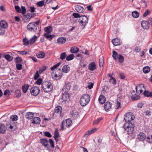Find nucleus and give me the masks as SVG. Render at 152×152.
I'll list each match as a JSON object with an SVG mask.
<instances>
[{
	"mask_svg": "<svg viewBox=\"0 0 152 152\" xmlns=\"http://www.w3.org/2000/svg\"><path fill=\"white\" fill-rule=\"evenodd\" d=\"M79 51V49L76 46H74L71 48L70 51L72 53H76Z\"/></svg>",
	"mask_w": 152,
	"mask_h": 152,
	"instance_id": "obj_26",
	"label": "nucleus"
},
{
	"mask_svg": "<svg viewBox=\"0 0 152 152\" xmlns=\"http://www.w3.org/2000/svg\"><path fill=\"white\" fill-rule=\"evenodd\" d=\"M8 26V23L5 21L2 20L0 21V27L1 28H6Z\"/></svg>",
	"mask_w": 152,
	"mask_h": 152,
	"instance_id": "obj_17",
	"label": "nucleus"
},
{
	"mask_svg": "<svg viewBox=\"0 0 152 152\" xmlns=\"http://www.w3.org/2000/svg\"><path fill=\"white\" fill-rule=\"evenodd\" d=\"M135 116L132 113H127L124 116V119L126 123H131L130 122L134 119Z\"/></svg>",
	"mask_w": 152,
	"mask_h": 152,
	"instance_id": "obj_5",
	"label": "nucleus"
},
{
	"mask_svg": "<svg viewBox=\"0 0 152 152\" xmlns=\"http://www.w3.org/2000/svg\"><path fill=\"white\" fill-rule=\"evenodd\" d=\"M39 72L38 71H37L35 73L34 75V80H37L38 78L39 77Z\"/></svg>",
	"mask_w": 152,
	"mask_h": 152,
	"instance_id": "obj_59",
	"label": "nucleus"
},
{
	"mask_svg": "<svg viewBox=\"0 0 152 152\" xmlns=\"http://www.w3.org/2000/svg\"><path fill=\"white\" fill-rule=\"evenodd\" d=\"M7 129L11 131L14 130L16 128V126L14 124H11V123L7 125L6 126Z\"/></svg>",
	"mask_w": 152,
	"mask_h": 152,
	"instance_id": "obj_13",
	"label": "nucleus"
},
{
	"mask_svg": "<svg viewBox=\"0 0 152 152\" xmlns=\"http://www.w3.org/2000/svg\"><path fill=\"white\" fill-rule=\"evenodd\" d=\"M30 91L32 95L36 96L39 93V88L38 87L34 86L31 88Z\"/></svg>",
	"mask_w": 152,
	"mask_h": 152,
	"instance_id": "obj_9",
	"label": "nucleus"
},
{
	"mask_svg": "<svg viewBox=\"0 0 152 152\" xmlns=\"http://www.w3.org/2000/svg\"><path fill=\"white\" fill-rule=\"evenodd\" d=\"M79 23L84 28L88 23V18L84 15L80 16L79 19Z\"/></svg>",
	"mask_w": 152,
	"mask_h": 152,
	"instance_id": "obj_4",
	"label": "nucleus"
},
{
	"mask_svg": "<svg viewBox=\"0 0 152 152\" xmlns=\"http://www.w3.org/2000/svg\"><path fill=\"white\" fill-rule=\"evenodd\" d=\"M136 88L137 93L139 94L142 93L143 91L144 92L145 90L144 86L142 84L137 86Z\"/></svg>",
	"mask_w": 152,
	"mask_h": 152,
	"instance_id": "obj_10",
	"label": "nucleus"
},
{
	"mask_svg": "<svg viewBox=\"0 0 152 152\" xmlns=\"http://www.w3.org/2000/svg\"><path fill=\"white\" fill-rule=\"evenodd\" d=\"M109 82L114 85H115L116 84V80L113 77H111L109 80Z\"/></svg>",
	"mask_w": 152,
	"mask_h": 152,
	"instance_id": "obj_47",
	"label": "nucleus"
},
{
	"mask_svg": "<svg viewBox=\"0 0 152 152\" xmlns=\"http://www.w3.org/2000/svg\"><path fill=\"white\" fill-rule=\"evenodd\" d=\"M119 62L121 63H122L124 60V57L121 55H119L118 58Z\"/></svg>",
	"mask_w": 152,
	"mask_h": 152,
	"instance_id": "obj_55",
	"label": "nucleus"
},
{
	"mask_svg": "<svg viewBox=\"0 0 152 152\" xmlns=\"http://www.w3.org/2000/svg\"><path fill=\"white\" fill-rule=\"evenodd\" d=\"M62 107L60 106H57L55 108V112L56 113L60 115L62 112Z\"/></svg>",
	"mask_w": 152,
	"mask_h": 152,
	"instance_id": "obj_28",
	"label": "nucleus"
},
{
	"mask_svg": "<svg viewBox=\"0 0 152 152\" xmlns=\"http://www.w3.org/2000/svg\"><path fill=\"white\" fill-rule=\"evenodd\" d=\"M29 85L28 84H25L23 85L22 87V91L23 93H26L29 87Z\"/></svg>",
	"mask_w": 152,
	"mask_h": 152,
	"instance_id": "obj_30",
	"label": "nucleus"
},
{
	"mask_svg": "<svg viewBox=\"0 0 152 152\" xmlns=\"http://www.w3.org/2000/svg\"><path fill=\"white\" fill-rule=\"evenodd\" d=\"M62 70L63 72L67 73L70 70V67L68 65H64L63 66Z\"/></svg>",
	"mask_w": 152,
	"mask_h": 152,
	"instance_id": "obj_20",
	"label": "nucleus"
},
{
	"mask_svg": "<svg viewBox=\"0 0 152 152\" xmlns=\"http://www.w3.org/2000/svg\"><path fill=\"white\" fill-rule=\"evenodd\" d=\"M23 42L24 45H27L29 43V40L26 38H24L23 39Z\"/></svg>",
	"mask_w": 152,
	"mask_h": 152,
	"instance_id": "obj_53",
	"label": "nucleus"
},
{
	"mask_svg": "<svg viewBox=\"0 0 152 152\" xmlns=\"http://www.w3.org/2000/svg\"><path fill=\"white\" fill-rule=\"evenodd\" d=\"M11 94L10 91L8 89H7L4 92V95L6 96H9Z\"/></svg>",
	"mask_w": 152,
	"mask_h": 152,
	"instance_id": "obj_58",
	"label": "nucleus"
},
{
	"mask_svg": "<svg viewBox=\"0 0 152 152\" xmlns=\"http://www.w3.org/2000/svg\"><path fill=\"white\" fill-rule=\"evenodd\" d=\"M14 61L16 64H21L22 61V58L19 56L15 58Z\"/></svg>",
	"mask_w": 152,
	"mask_h": 152,
	"instance_id": "obj_37",
	"label": "nucleus"
},
{
	"mask_svg": "<svg viewBox=\"0 0 152 152\" xmlns=\"http://www.w3.org/2000/svg\"><path fill=\"white\" fill-rule=\"evenodd\" d=\"M75 58V56L74 54H71L68 56L66 58V60L69 61L72 60Z\"/></svg>",
	"mask_w": 152,
	"mask_h": 152,
	"instance_id": "obj_43",
	"label": "nucleus"
},
{
	"mask_svg": "<svg viewBox=\"0 0 152 152\" xmlns=\"http://www.w3.org/2000/svg\"><path fill=\"white\" fill-rule=\"evenodd\" d=\"M62 92V94H63V96H62V99L64 101H67L69 99V94L68 92Z\"/></svg>",
	"mask_w": 152,
	"mask_h": 152,
	"instance_id": "obj_19",
	"label": "nucleus"
},
{
	"mask_svg": "<svg viewBox=\"0 0 152 152\" xmlns=\"http://www.w3.org/2000/svg\"><path fill=\"white\" fill-rule=\"evenodd\" d=\"M59 137V134L57 129L54 132V137Z\"/></svg>",
	"mask_w": 152,
	"mask_h": 152,
	"instance_id": "obj_60",
	"label": "nucleus"
},
{
	"mask_svg": "<svg viewBox=\"0 0 152 152\" xmlns=\"http://www.w3.org/2000/svg\"><path fill=\"white\" fill-rule=\"evenodd\" d=\"M46 68V67L45 66H43L41 68H40L39 69V73H41L42 72L45 71Z\"/></svg>",
	"mask_w": 152,
	"mask_h": 152,
	"instance_id": "obj_57",
	"label": "nucleus"
},
{
	"mask_svg": "<svg viewBox=\"0 0 152 152\" xmlns=\"http://www.w3.org/2000/svg\"><path fill=\"white\" fill-rule=\"evenodd\" d=\"M141 51L140 48L138 47H137L135 48L134 50V52L136 53H139Z\"/></svg>",
	"mask_w": 152,
	"mask_h": 152,
	"instance_id": "obj_64",
	"label": "nucleus"
},
{
	"mask_svg": "<svg viewBox=\"0 0 152 152\" xmlns=\"http://www.w3.org/2000/svg\"><path fill=\"white\" fill-rule=\"evenodd\" d=\"M70 88V85L69 82H66L65 83V85L62 90V92H68Z\"/></svg>",
	"mask_w": 152,
	"mask_h": 152,
	"instance_id": "obj_11",
	"label": "nucleus"
},
{
	"mask_svg": "<svg viewBox=\"0 0 152 152\" xmlns=\"http://www.w3.org/2000/svg\"><path fill=\"white\" fill-rule=\"evenodd\" d=\"M27 27L28 31L34 32L36 31L37 26L35 25V23H30L27 25Z\"/></svg>",
	"mask_w": 152,
	"mask_h": 152,
	"instance_id": "obj_7",
	"label": "nucleus"
},
{
	"mask_svg": "<svg viewBox=\"0 0 152 152\" xmlns=\"http://www.w3.org/2000/svg\"><path fill=\"white\" fill-rule=\"evenodd\" d=\"M66 41L65 37H61L58 39H57V43L59 44H63Z\"/></svg>",
	"mask_w": 152,
	"mask_h": 152,
	"instance_id": "obj_25",
	"label": "nucleus"
},
{
	"mask_svg": "<svg viewBox=\"0 0 152 152\" xmlns=\"http://www.w3.org/2000/svg\"><path fill=\"white\" fill-rule=\"evenodd\" d=\"M90 99V96L88 94H85L80 98V103L82 106L87 105L89 102Z\"/></svg>",
	"mask_w": 152,
	"mask_h": 152,
	"instance_id": "obj_2",
	"label": "nucleus"
},
{
	"mask_svg": "<svg viewBox=\"0 0 152 152\" xmlns=\"http://www.w3.org/2000/svg\"><path fill=\"white\" fill-rule=\"evenodd\" d=\"M56 74L54 75V77L56 78H58L57 80L60 79L62 76V72H58L57 71L56 72Z\"/></svg>",
	"mask_w": 152,
	"mask_h": 152,
	"instance_id": "obj_32",
	"label": "nucleus"
},
{
	"mask_svg": "<svg viewBox=\"0 0 152 152\" xmlns=\"http://www.w3.org/2000/svg\"><path fill=\"white\" fill-rule=\"evenodd\" d=\"M34 116V113L32 112H28L25 115V118L28 119H31Z\"/></svg>",
	"mask_w": 152,
	"mask_h": 152,
	"instance_id": "obj_27",
	"label": "nucleus"
},
{
	"mask_svg": "<svg viewBox=\"0 0 152 152\" xmlns=\"http://www.w3.org/2000/svg\"><path fill=\"white\" fill-rule=\"evenodd\" d=\"M104 58L102 56H100L99 61V66L100 67H102L103 65Z\"/></svg>",
	"mask_w": 152,
	"mask_h": 152,
	"instance_id": "obj_39",
	"label": "nucleus"
},
{
	"mask_svg": "<svg viewBox=\"0 0 152 152\" xmlns=\"http://www.w3.org/2000/svg\"><path fill=\"white\" fill-rule=\"evenodd\" d=\"M61 64L60 62H58L57 64H55L53 66L50 68V69L52 71H54L55 69H56L58 66Z\"/></svg>",
	"mask_w": 152,
	"mask_h": 152,
	"instance_id": "obj_50",
	"label": "nucleus"
},
{
	"mask_svg": "<svg viewBox=\"0 0 152 152\" xmlns=\"http://www.w3.org/2000/svg\"><path fill=\"white\" fill-rule=\"evenodd\" d=\"M143 115H145L147 116H149L151 115V112L149 110H147L145 112H144L143 113Z\"/></svg>",
	"mask_w": 152,
	"mask_h": 152,
	"instance_id": "obj_54",
	"label": "nucleus"
},
{
	"mask_svg": "<svg viewBox=\"0 0 152 152\" xmlns=\"http://www.w3.org/2000/svg\"><path fill=\"white\" fill-rule=\"evenodd\" d=\"M40 142L42 144L45 146V147H46L48 144V141L46 139H42L40 140Z\"/></svg>",
	"mask_w": 152,
	"mask_h": 152,
	"instance_id": "obj_31",
	"label": "nucleus"
},
{
	"mask_svg": "<svg viewBox=\"0 0 152 152\" xmlns=\"http://www.w3.org/2000/svg\"><path fill=\"white\" fill-rule=\"evenodd\" d=\"M137 136V138L141 141L144 140H145V134L142 132L140 133Z\"/></svg>",
	"mask_w": 152,
	"mask_h": 152,
	"instance_id": "obj_21",
	"label": "nucleus"
},
{
	"mask_svg": "<svg viewBox=\"0 0 152 152\" xmlns=\"http://www.w3.org/2000/svg\"><path fill=\"white\" fill-rule=\"evenodd\" d=\"M132 15L134 18H137L139 16V14L137 11H135L132 12Z\"/></svg>",
	"mask_w": 152,
	"mask_h": 152,
	"instance_id": "obj_42",
	"label": "nucleus"
},
{
	"mask_svg": "<svg viewBox=\"0 0 152 152\" xmlns=\"http://www.w3.org/2000/svg\"><path fill=\"white\" fill-rule=\"evenodd\" d=\"M42 87L45 92H48L51 91L53 88V86L50 81H46L42 83Z\"/></svg>",
	"mask_w": 152,
	"mask_h": 152,
	"instance_id": "obj_1",
	"label": "nucleus"
},
{
	"mask_svg": "<svg viewBox=\"0 0 152 152\" xmlns=\"http://www.w3.org/2000/svg\"><path fill=\"white\" fill-rule=\"evenodd\" d=\"M49 142L51 147L54 148V141L53 140L50 139H49Z\"/></svg>",
	"mask_w": 152,
	"mask_h": 152,
	"instance_id": "obj_61",
	"label": "nucleus"
},
{
	"mask_svg": "<svg viewBox=\"0 0 152 152\" xmlns=\"http://www.w3.org/2000/svg\"><path fill=\"white\" fill-rule=\"evenodd\" d=\"M32 15L30 13H27L24 16V18L26 20L30 19L31 18L33 17Z\"/></svg>",
	"mask_w": 152,
	"mask_h": 152,
	"instance_id": "obj_48",
	"label": "nucleus"
},
{
	"mask_svg": "<svg viewBox=\"0 0 152 152\" xmlns=\"http://www.w3.org/2000/svg\"><path fill=\"white\" fill-rule=\"evenodd\" d=\"M32 123L34 124H39L41 122L40 118L39 117H35L32 120Z\"/></svg>",
	"mask_w": 152,
	"mask_h": 152,
	"instance_id": "obj_18",
	"label": "nucleus"
},
{
	"mask_svg": "<svg viewBox=\"0 0 152 152\" xmlns=\"http://www.w3.org/2000/svg\"><path fill=\"white\" fill-rule=\"evenodd\" d=\"M140 96L138 95H136V94L132 93V98L133 100H137L140 99Z\"/></svg>",
	"mask_w": 152,
	"mask_h": 152,
	"instance_id": "obj_44",
	"label": "nucleus"
},
{
	"mask_svg": "<svg viewBox=\"0 0 152 152\" xmlns=\"http://www.w3.org/2000/svg\"><path fill=\"white\" fill-rule=\"evenodd\" d=\"M94 84L90 82L88 83L87 87L89 89H91L93 87Z\"/></svg>",
	"mask_w": 152,
	"mask_h": 152,
	"instance_id": "obj_62",
	"label": "nucleus"
},
{
	"mask_svg": "<svg viewBox=\"0 0 152 152\" xmlns=\"http://www.w3.org/2000/svg\"><path fill=\"white\" fill-rule=\"evenodd\" d=\"M6 130L4 125L1 124L0 125V133L4 134Z\"/></svg>",
	"mask_w": 152,
	"mask_h": 152,
	"instance_id": "obj_36",
	"label": "nucleus"
},
{
	"mask_svg": "<svg viewBox=\"0 0 152 152\" xmlns=\"http://www.w3.org/2000/svg\"><path fill=\"white\" fill-rule=\"evenodd\" d=\"M52 27L50 26L44 28V30L46 32L45 33L50 34L52 31Z\"/></svg>",
	"mask_w": 152,
	"mask_h": 152,
	"instance_id": "obj_29",
	"label": "nucleus"
},
{
	"mask_svg": "<svg viewBox=\"0 0 152 152\" xmlns=\"http://www.w3.org/2000/svg\"><path fill=\"white\" fill-rule=\"evenodd\" d=\"M119 55L118 54L117 52L115 51L113 52V57L115 60H116L118 59Z\"/></svg>",
	"mask_w": 152,
	"mask_h": 152,
	"instance_id": "obj_45",
	"label": "nucleus"
},
{
	"mask_svg": "<svg viewBox=\"0 0 152 152\" xmlns=\"http://www.w3.org/2000/svg\"><path fill=\"white\" fill-rule=\"evenodd\" d=\"M112 42L113 45L115 46L119 45L122 43L120 40L118 38L113 39Z\"/></svg>",
	"mask_w": 152,
	"mask_h": 152,
	"instance_id": "obj_14",
	"label": "nucleus"
},
{
	"mask_svg": "<svg viewBox=\"0 0 152 152\" xmlns=\"http://www.w3.org/2000/svg\"><path fill=\"white\" fill-rule=\"evenodd\" d=\"M10 118L12 121H16L18 120V117L16 115H13L11 116Z\"/></svg>",
	"mask_w": 152,
	"mask_h": 152,
	"instance_id": "obj_56",
	"label": "nucleus"
},
{
	"mask_svg": "<svg viewBox=\"0 0 152 152\" xmlns=\"http://www.w3.org/2000/svg\"><path fill=\"white\" fill-rule=\"evenodd\" d=\"M143 71L144 73H147L150 71V67L148 66L144 67L143 69Z\"/></svg>",
	"mask_w": 152,
	"mask_h": 152,
	"instance_id": "obj_41",
	"label": "nucleus"
},
{
	"mask_svg": "<svg viewBox=\"0 0 152 152\" xmlns=\"http://www.w3.org/2000/svg\"><path fill=\"white\" fill-rule=\"evenodd\" d=\"M112 104L110 102L107 101L105 103L104 105V107L106 111H110L111 109Z\"/></svg>",
	"mask_w": 152,
	"mask_h": 152,
	"instance_id": "obj_12",
	"label": "nucleus"
},
{
	"mask_svg": "<svg viewBox=\"0 0 152 152\" xmlns=\"http://www.w3.org/2000/svg\"><path fill=\"white\" fill-rule=\"evenodd\" d=\"M15 8L17 12L21 13L23 15H24L26 13V9L24 6H22L20 9L18 6L16 5L15 6Z\"/></svg>",
	"mask_w": 152,
	"mask_h": 152,
	"instance_id": "obj_8",
	"label": "nucleus"
},
{
	"mask_svg": "<svg viewBox=\"0 0 152 152\" xmlns=\"http://www.w3.org/2000/svg\"><path fill=\"white\" fill-rule=\"evenodd\" d=\"M16 68L18 70H20L22 69V65L21 64H16Z\"/></svg>",
	"mask_w": 152,
	"mask_h": 152,
	"instance_id": "obj_63",
	"label": "nucleus"
},
{
	"mask_svg": "<svg viewBox=\"0 0 152 152\" xmlns=\"http://www.w3.org/2000/svg\"><path fill=\"white\" fill-rule=\"evenodd\" d=\"M71 117H72L74 119H76L78 116V113L75 110H73L72 112H70Z\"/></svg>",
	"mask_w": 152,
	"mask_h": 152,
	"instance_id": "obj_22",
	"label": "nucleus"
},
{
	"mask_svg": "<svg viewBox=\"0 0 152 152\" xmlns=\"http://www.w3.org/2000/svg\"><path fill=\"white\" fill-rule=\"evenodd\" d=\"M88 69L91 71H93L95 69V63L92 62L88 66Z\"/></svg>",
	"mask_w": 152,
	"mask_h": 152,
	"instance_id": "obj_33",
	"label": "nucleus"
},
{
	"mask_svg": "<svg viewBox=\"0 0 152 152\" xmlns=\"http://www.w3.org/2000/svg\"><path fill=\"white\" fill-rule=\"evenodd\" d=\"M75 10L79 13H83L84 11V9L81 6L77 5L75 6Z\"/></svg>",
	"mask_w": 152,
	"mask_h": 152,
	"instance_id": "obj_16",
	"label": "nucleus"
},
{
	"mask_svg": "<svg viewBox=\"0 0 152 152\" xmlns=\"http://www.w3.org/2000/svg\"><path fill=\"white\" fill-rule=\"evenodd\" d=\"M61 64L60 62H58L57 64H55L53 66L50 68V69L52 71H54L55 69H56L58 66Z\"/></svg>",
	"mask_w": 152,
	"mask_h": 152,
	"instance_id": "obj_49",
	"label": "nucleus"
},
{
	"mask_svg": "<svg viewBox=\"0 0 152 152\" xmlns=\"http://www.w3.org/2000/svg\"><path fill=\"white\" fill-rule=\"evenodd\" d=\"M123 127L129 134H132L134 130V125L131 123H125Z\"/></svg>",
	"mask_w": 152,
	"mask_h": 152,
	"instance_id": "obj_3",
	"label": "nucleus"
},
{
	"mask_svg": "<svg viewBox=\"0 0 152 152\" xmlns=\"http://www.w3.org/2000/svg\"><path fill=\"white\" fill-rule=\"evenodd\" d=\"M72 121L70 119H67L63 121L61 125V129H64L66 127H69L72 125Z\"/></svg>",
	"mask_w": 152,
	"mask_h": 152,
	"instance_id": "obj_6",
	"label": "nucleus"
},
{
	"mask_svg": "<svg viewBox=\"0 0 152 152\" xmlns=\"http://www.w3.org/2000/svg\"><path fill=\"white\" fill-rule=\"evenodd\" d=\"M106 99L104 96L103 95H101L99 97V101L101 104H103L105 101Z\"/></svg>",
	"mask_w": 152,
	"mask_h": 152,
	"instance_id": "obj_34",
	"label": "nucleus"
},
{
	"mask_svg": "<svg viewBox=\"0 0 152 152\" xmlns=\"http://www.w3.org/2000/svg\"><path fill=\"white\" fill-rule=\"evenodd\" d=\"M66 52H64L62 53L60 55V58L61 59L63 60L64 59L66 56Z\"/></svg>",
	"mask_w": 152,
	"mask_h": 152,
	"instance_id": "obj_51",
	"label": "nucleus"
},
{
	"mask_svg": "<svg viewBox=\"0 0 152 152\" xmlns=\"http://www.w3.org/2000/svg\"><path fill=\"white\" fill-rule=\"evenodd\" d=\"M44 36L48 40L51 41L55 37L54 35L50 34L45 33L44 34Z\"/></svg>",
	"mask_w": 152,
	"mask_h": 152,
	"instance_id": "obj_23",
	"label": "nucleus"
},
{
	"mask_svg": "<svg viewBox=\"0 0 152 152\" xmlns=\"http://www.w3.org/2000/svg\"><path fill=\"white\" fill-rule=\"evenodd\" d=\"M4 58L8 61H12L13 58V57L10 56L9 54H6L4 56Z\"/></svg>",
	"mask_w": 152,
	"mask_h": 152,
	"instance_id": "obj_38",
	"label": "nucleus"
},
{
	"mask_svg": "<svg viewBox=\"0 0 152 152\" xmlns=\"http://www.w3.org/2000/svg\"><path fill=\"white\" fill-rule=\"evenodd\" d=\"M37 36L35 35L34 36L30 39L29 40V44L31 45L34 43L37 40Z\"/></svg>",
	"mask_w": 152,
	"mask_h": 152,
	"instance_id": "obj_35",
	"label": "nucleus"
},
{
	"mask_svg": "<svg viewBox=\"0 0 152 152\" xmlns=\"http://www.w3.org/2000/svg\"><path fill=\"white\" fill-rule=\"evenodd\" d=\"M142 27L143 28L145 29H148L149 28V25L148 23L146 21L143 20L141 22Z\"/></svg>",
	"mask_w": 152,
	"mask_h": 152,
	"instance_id": "obj_15",
	"label": "nucleus"
},
{
	"mask_svg": "<svg viewBox=\"0 0 152 152\" xmlns=\"http://www.w3.org/2000/svg\"><path fill=\"white\" fill-rule=\"evenodd\" d=\"M95 132V128L91 130H88L86 132L84 136V137L87 138L91 134L94 133Z\"/></svg>",
	"mask_w": 152,
	"mask_h": 152,
	"instance_id": "obj_24",
	"label": "nucleus"
},
{
	"mask_svg": "<svg viewBox=\"0 0 152 152\" xmlns=\"http://www.w3.org/2000/svg\"><path fill=\"white\" fill-rule=\"evenodd\" d=\"M45 53L43 52H40L37 54V57L39 58H42L45 57Z\"/></svg>",
	"mask_w": 152,
	"mask_h": 152,
	"instance_id": "obj_40",
	"label": "nucleus"
},
{
	"mask_svg": "<svg viewBox=\"0 0 152 152\" xmlns=\"http://www.w3.org/2000/svg\"><path fill=\"white\" fill-rule=\"evenodd\" d=\"M143 93L146 96L150 97L152 96V93L148 91H146L145 90Z\"/></svg>",
	"mask_w": 152,
	"mask_h": 152,
	"instance_id": "obj_46",
	"label": "nucleus"
},
{
	"mask_svg": "<svg viewBox=\"0 0 152 152\" xmlns=\"http://www.w3.org/2000/svg\"><path fill=\"white\" fill-rule=\"evenodd\" d=\"M44 1H41L38 2L36 4L38 7H42L44 5Z\"/></svg>",
	"mask_w": 152,
	"mask_h": 152,
	"instance_id": "obj_52",
	"label": "nucleus"
}]
</instances>
